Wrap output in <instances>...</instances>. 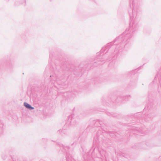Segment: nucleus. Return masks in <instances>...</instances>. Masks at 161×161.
Instances as JSON below:
<instances>
[{"label": "nucleus", "mask_w": 161, "mask_h": 161, "mask_svg": "<svg viewBox=\"0 0 161 161\" xmlns=\"http://www.w3.org/2000/svg\"><path fill=\"white\" fill-rule=\"evenodd\" d=\"M24 105L26 108H29V109H33L34 108L31 107V106L29 105V104H28L27 103H24Z\"/></svg>", "instance_id": "obj_1"}]
</instances>
